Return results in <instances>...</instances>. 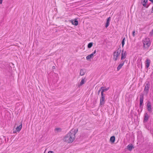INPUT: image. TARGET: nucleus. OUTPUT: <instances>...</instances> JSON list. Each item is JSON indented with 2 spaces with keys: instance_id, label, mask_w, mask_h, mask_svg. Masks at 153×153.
Masks as SVG:
<instances>
[{
  "instance_id": "obj_1",
  "label": "nucleus",
  "mask_w": 153,
  "mask_h": 153,
  "mask_svg": "<svg viewBox=\"0 0 153 153\" xmlns=\"http://www.w3.org/2000/svg\"><path fill=\"white\" fill-rule=\"evenodd\" d=\"M78 131V129L77 128L71 129L69 132L65 135L63 139L64 141L68 143H72L75 139V134Z\"/></svg>"
},
{
  "instance_id": "obj_2",
  "label": "nucleus",
  "mask_w": 153,
  "mask_h": 153,
  "mask_svg": "<svg viewBox=\"0 0 153 153\" xmlns=\"http://www.w3.org/2000/svg\"><path fill=\"white\" fill-rule=\"evenodd\" d=\"M143 47L144 49L148 48L150 46V40L149 38H146L143 41Z\"/></svg>"
},
{
  "instance_id": "obj_3",
  "label": "nucleus",
  "mask_w": 153,
  "mask_h": 153,
  "mask_svg": "<svg viewBox=\"0 0 153 153\" xmlns=\"http://www.w3.org/2000/svg\"><path fill=\"white\" fill-rule=\"evenodd\" d=\"M121 51V48L120 46L119 48L118 49L117 51L114 52V60L116 61L117 60V58L120 56Z\"/></svg>"
},
{
  "instance_id": "obj_4",
  "label": "nucleus",
  "mask_w": 153,
  "mask_h": 153,
  "mask_svg": "<svg viewBox=\"0 0 153 153\" xmlns=\"http://www.w3.org/2000/svg\"><path fill=\"white\" fill-rule=\"evenodd\" d=\"M144 94H140V105L139 107L142 110V105L143 103V98H144Z\"/></svg>"
},
{
  "instance_id": "obj_5",
  "label": "nucleus",
  "mask_w": 153,
  "mask_h": 153,
  "mask_svg": "<svg viewBox=\"0 0 153 153\" xmlns=\"http://www.w3.org/2000/svg\"><path fill=\"white\" fill-rule=\"evenodd\" d=\"M149 82L146 83V85L145 86V88L144 91L146 92V94H147L149 92Z\"/></svg>"
},
{
  "instance_id": "obj_6",
  "label": "nucleus",
  "mask_w": 153,
  "mask_h": 153,
  "mask_svg": "<svg viewBox=\"0 0 153 153\" xmlns=\"http://www.w3.org/2000/svg\"><path fill=\"white\" fill-rule=\"evenodd\" d=\"M105 97L103 94H101V97L100 99V104L101 105H103L105 103Z\"/></svg>"
},
{
  "instance_id": "obj_7",
  "label": "nucleus",
  "mask_w": 153,
  "mask_h": 153,
  "mask_svg": "<svg viewBox=\"0 0 153 153\" xmlns=\"http://www.w3.org/2000/svg\"><path fill=\"white\" fill-rule=\"evenodd\" d=\"M146 108L148 111L149 112H151L152 111L151 104V102L149 101H148L147 102Z\"/></svg>"
},
{
  "instance_id": "obj_8",
  "label": "nucleus",
  "mask_w": 153,
  "mask_h": 153,
  "mask_svg": "<svg viewBox=\"0 0 153 153\" xmlns=\"http://www.w3.org/2000/svg\"><path fill=\"white\" fill-rule=\"evenodd\" d=\"M126 55L127 54L126 51H125L124 52V51L123 50L121 53V59L123 60L125 59L126 58Z\"/></svg>"
},
{
  "instance_id": "obj_9",
  "label": "nucleus",
  "mask_w": 153,
  "mask_h": 153,
  "mask_svg": "<svg viewBox=\"0 0 153 153\" xmlns=\"http://www.w3.org/2000/svg\"><path fill=\"white\" fill-rule=\"evenodd\" d=\"M150 60L149 59H147L145 61V66L146 68H148L150 65Z\"/></svg>"
},
{
  "instance_id": "obj_10",
  "label": "nucleus",
  "mask_w": 153,
  "mask_h": 153,
  "mask_svg": "<svg viewBox=\"0 0 153 153\" xmlns=\"http://www.w3.org/2000/svg\"><path fill=\"white\" fill-rule=\"evenodd\" d=\"M111 17H109L108 18L106 19V22L105 24V27L106 28L109 25L110 22L111 20Z\"/></svg>"
},
{
  "instance_id": "obj_11",
  "label": "nucleus",
  "mask_w": 153,
  "mask_h": 153,
  "mask_svg": "<svg viewBox=\"0 0 153 153\" xmlns=\"http://www.w3.org/2000/svg\"><path fill=\"white\" fill-rule=\"evenodd\" d=\"M70 21L72 23V24L74 25L77 26L78 24V22L77 20L75 19L74 20H71Z\"/></svg>"
},
{
  "instance_id": "obj_12",
  "label": "nucleus",
  "mask_w": 153,
  "mask_h": 153,
  "mask_svg": "<svg viewBox=\"0 0 153 153\" xmlns=\"http://www.w3.org/2000/svg\"><path fill=\"white\" fill-rule=\"evenodd\" d=\"M85 78L82 79L81 81L79 83H78V87H79L80 86L82 85L83 84H84L86 82V80H85Z\"/></svg>"
},
{
  "instance_id": "obj_13",
  "label": "nucleus",
  "mask_w": 153,
  "mask_h": 153,
  "mask_svg": "<svg viewBox=\"0 0 153 153\" xmlns=\"http://www.w3.org/2000/svg\"><path fill=\"white\" fill-rule=\"evenodd\" d=\"M148 2V0H142L141 3L143 4V5L144 7H148L149 6L148 5H147L146 3Z\"/></svg>"
},
{
  "instance_id": "obj_14",
  "label": "nucleus",
  "mask_w": 153,
  "mask_h": 153,
  "mask_svg": "<svg viewBox=\"0 0 153 153\" xmlns=\"http://www.w3.org/2000/svg\"><path fill=\"white\" fill-rule=\"evenodd\" d=\"M86 72V70L85 69H81L80 72V75L81 76L84 75Z\"/></svg>"
},
{
  "instance_id": "obj_15",
  "label": "nucleus",
  "mask_w": 153,
  "mask_h": 153,
  "mask_svg": "<svg viewBox=\"0 0 153 153\" xmlns=\"http://www.w3.org/2000/svg\"><path fill=\"white\" fill-rule=\"evenodd\" d=\"M134 148V147L132 144H129L127 146V149L129 151H131Z\"/></svg>"
},
{
  "instance_id": "obj_16",
  "label": "nucleus",
  "mask_w": 153,
  "mask_h": 153,
  "mask_svg": "<svg viewBox=\"0 0 153 153\" xmlns=\"http://www.w3.org/2000/svg\"><path fill=\"white\" fill-rule=\"evenodd\" d=\"M149 117L148 114L147 113H145V114L144 118L143 120L144 122H147L149 119Z\"/></svg>"
},
{
  "instance_id": "obj_17",
  "label": "nucleus",
  "mask_w": 153,
  "mask_h": 153,
  "mask_svg": "<svg viewBox=\"0 0 153 153\" xmlns=\"http://www.w3.org/2000/svg\"><path fill=\"white\" fill-rule=\"evenodd\" d=\"M104 88V87L103 86L101 88V90H102L101 92V94H103V92L108 91L109 88Z\"/></svg>"
},
{
  "instance_id": "obj_18",
  "label": "nucleus",
  "mask_w": 153,
  "mask_h": 153,
  "mask_svg": "<svg viewBox=\"0 0 153 153\" xmlns=\"http://www.w3.org/2000/svg\"><path fill=\"white\" fill-rule=\"evenodd\" d=\"M22 127V124L21 123L20 125L16 127V131H19L21 129Z\"/></svg>"
},
{
  "instance_id": "obj_19",
  "label": "nucleus",
  "mask_w": 153,
  "mask_h": 153,
  "mask_svg": "<svg viewBox=\"0 0 153 153\" xmlns=\"http://www.w3.org/2000/svg\"><path fill=\"white\" fill-rule=\"evenodd\" d=\"M124 62H123V63L120 64L117 68V71H119L122 68V66L123 65Z\"/></svg>"
},
{
  "instance_id": "obj_20",
  "label": "nucleus",
  "mask_w": 153,
  "mask_h": 153,
  "mask_svg": "<svg viewBox=\"0 0 153 153\" xmlns=\"http://www.w3.org/2000/svg\"><path fill=\"white\" fill-rule=\"evenodd\" d=\"M115 137L114 136H112L110 138V141L112 143H114L115 141Z\"/></svg>"
},
{
  "instance_id": "obj_21",
  "label": "nucleus",
  "mask_w": 153,
  "mask_h": 153,
  "mask_svg": "<svg viewBox=\"0 0 153 153\" xmlns=\"http://www.w3.org/2000/svg\"><path fill=\"white\" fill-rule=\"evenodd\" d=\"M93 54L91 53V54L87 56L86 57V59L87 60H89L91 59L93 57Z\"/></svg>"
},
{
  "instance_id": "obj_22",
  "label": "nucleus",
  "mask_w": 153,
  "mask_h": 153,
  "mask_svg": "<svg viewBox=\"0 0 153 153\" xmlns=\"http://www.w3.org/2000/svg\"><path fill=\"white\" fill-rule=\"evenodd\" d=\"M93 43L92 42H90L88 44V48H91L93 45Z\"/></svg>"
},
{
  "instance_id": "obj_23",
  "label": "nucleus",
  "mask_w": 153,
  "mask_h": 153,
  "mask_svg": "<svg viewBox=\"0 0 153 153\" xmlns=\"http://www.w3.org/2000/svg\"><path fill=\"white\" fill-rule=\"evenodd\" d=\"M125 38L124 37L123 38V39L121 43L122 45V47H123L124 46V45L125 44Z\"/></svg>"
},
{
  "instance_id": "obj_24",
  "label": "nucleus",
  "mask_w": 153,
  "mask_h": 153,
  "mask_svg": "<svg viewBox=\"0 0 153 153\" xmlns=\"http://www.w3.org/2000/svg\"><path fill=\"white\" fill-rule=\"evenodd\" d=\"M55 130L56 131H57L60 132L61 131V129L60 128H57L55 129Z\"/></svg>"
},
{
  "instance_id": "obj_25",
  "label": "nucleus",
  "mask_w": 153,
  "mask_h": 153,
  "mask_svg": "<svg viewBox=\"0 0 153 153\" xmlns=\"http://www.w3.org/2000/svg\"><path fill=\"white\" fill-rule=\"evenodd\" d=\"M135 30H134L132 32V36L133 37H134L135 36Z\"/></svg>"
},
{
  "instance_id": "obj_26",
  "label": "nucleus",
  "mask_w": 153,
  "mask_h": 153,
  "mask_svg": "<svg viewBox=\"0 0 153 153\" xmlns=\"http://www.w3.org/2000/svg\"><path fill=\"white\" fill-rule=\"evenodd\" d=\"M96 50H95L91 54H93V55L94 56V55L96 53Z\"/></svg>"
},
{
  "instance_id": "obj_27",
  "label": "nucleus",
  "mask_w": 153,
  "mask_h": 153,
  "mask_svg": "<svg viewBox=\"0 0 153 153\" xmlns=\"http://www.w3.org/2000/svg\"><path fill=\"white\" fill-rule=\"evenodd\" d=\"M101 88H100V90L98 91V92H97V93H98V95H99V94H100V91H101Z\"/></svg>"
},
{
  "instance_id": "obj_28",
  "label": "nucleus",
  "mask_w": 153,
  "mask_h": 153,
  "mask_svg": "<svg viewBox=\"0 0 153 153\" xmlns=\"http://www.w3.org/2000/svg\"><path fill=\"white\" fill-rule=\"evenodd\" d=\"M48 153H54L52 151H49Z\"/></svg>"
},
{
  "instance_id": "obj_29",
  "label": "nucleus",
  "mask_w": 153,
  "mask_h": 153,
  "mask_svg": "<svg viewBox=\"0 0 153 153\" xmlns=\"http://www.w3.org/2000/svg\"><path fill=\"white\" fill-rule=\"evenodd\" d=\"M2 0H0V4H1L2 3Z\"/></svg>"
},
{
  "instance_id": "obj_30",
  "label": "nucleus",
  "mask_w": 153,
  "mask_h": 153,
  "mask_svg": "<svg viewBox=\"0 0 153 153\" xmlns=\"http://www.w3.org/2000/svg\"><path fill=\"white\" fill-rule=\"evenodd\" d=\"M53 69H55V66H53L52 67Z\"/></svg>"
},
{
  "instance_id": "obj_31",
  "label": "nucleus",
  "mask_w": 153,
  "mask_h": 153,
  "mask_svg": "<svg viewBox=\"0 0 153 153\" xmlns=\"http://www.w3.org/2000/svg\"><path fill=\"white\" fill-rule=\"evenodd\" d=\"M150 1H151L152 3H153V0H149Z\"/></svg>"
},
{
  "instance_id": "obj_32",
  "label": "nucleus",
  "mask_w": 153,
  "mask_h": 153,
  "mask_svg": "<svg viewBox=\"0 0 153 153\" xmlns=\"http://www.w3.org/2000/svg\"><path fill=\"white\" fill-rule=\"evenodd\" d=\"M152 12L153 13V7H152Z\"/></svg>"
}]
</instances>
